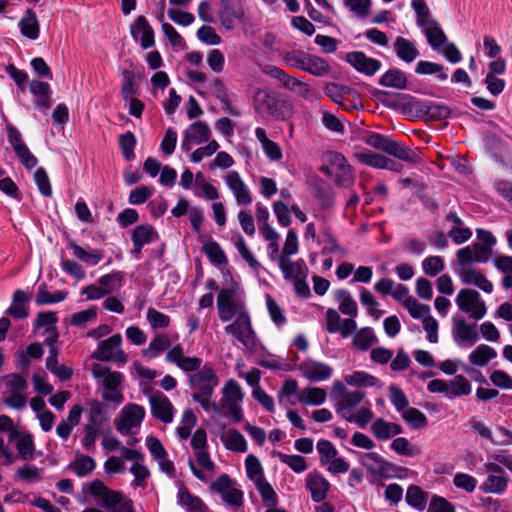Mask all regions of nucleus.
Segmentation results:
<instances>
[{"label": "nucleus", "mask_w": 512, "mask_h": 512, "mask_svg": "<svg viewBox=\"0 0 512 512\" xmlns=\"http://www.w3.org/2000/svg\"><path fill=\"white\" fill-rule=\"evenodd\" d=\"M165 359L169 363L175 364L184 372H192L189 375V386L194 393L202 395H212L214 389L219 384V378L210 363L202 365V359L199 357H186L184 348L177 344L166 353Z\"/></svg>", "instance_id": "f257e3e1"}, {"label": "nucleus", "mask_w": 512, "mask_h": 512, "mask_svg": "<svg viewBox=\"0 0 512 512\" xmlns=\"http://www.w3.org/2000/svg\"><path fill=\"white\" fill-rule=\"evenodd\" d=\"M364 142L368 146L385 152L402 161L411 164H416L421 161V158L417 150H414L406 146L404 143L394 140L390 136L375 132H369L367 136L364 138Z\"/></svg>", "instance_id": "f03ea898"}, {"label": "nucleus", "mask_w": 512, "mask_h": 512, "mask_svg": "<svg viewBox=\"0 0 512 512\" xmlns=\"http://www.w3.org/2000/svg\"><path fill=\"white\" fill-rule=\"evenodd\" d=\"M218 316L222 322H228L233 318L248 315L245 301L240 296L237 288L221 289L217 296Z\"/></svg>", "instance_id": "7ed1b4c3"}, {"label": "nucleus", "mask_w": 512, "mask_h": 512, "mask_svg": "<svg viewBox=\"0 0 512 512\" xmlns=\"http://www.w3.org/2000/svg\"><path fill=\"white\" fill-rule=\"evenodd\" d=\"M90 493L102 501V506L110 512H135L133 502L119 491L109 489L100 480L90 483Z\"/></svg>", "instance_id": "20e7f679"}, {"label": "nucleus", "mask_w": 512, "mask_h": 512, "mask_svg": "<svg viewBox=\"0 0 512 512\" xmlns=\"http://www.w3.org/2000/svg\"><path fill=\"white\" fill-rule=\"evenodd\" d=\"M328 165L321 167V171L329 176L335 184L344 187L353 185L355 176L353 168L345 157L338 152H330L327 155Z\"/></svg>", "instance_id": "39448f33"}, {"label": "nucleus", "mask_w": 512, "mask_h": 512, "mask_svg": "<svg viewBox=\"0 0 512 512\" xmlns=\"http://www.w3.org/2000/svg\"><path fill=\"white\" fill-rule=\"evenodd\" d=\"M223 396L220 400V412L229 416L238 423L243 419V412L240 403L243 399V392L240 385L233 379L228 380L223 389Z\"/></svg>", "instance_id": "423d86ee"}, {"label": "nucleus", "mask_w": 512, "mask_h": 512, "mask_svg": "<svg viewBox=\"0 0 512 512\" xmlns=\"http://www.w3.org/2000/svg\"><path fill=\"white\" fill-rule=\"evenodd\" d=\"M224 331L237 339L249 351H256L260 346L257 334L252 327L250 314L236 318L224 328Z\"/></svg>", "instance_id": "0eeeda50"}, {"label": "nucleus", "mask_w": 512, "mask_h": 512, "mask_svg": "<svg viewBox=\"0 0 512 512\" xmlns=\"http://www.w3.org/2000/svg\"><path fill=\"white\" fill-rule=\"evenodd\" d=\"M360 463L372 475L379 478H390L398 473L407 472L406 468L394 465L376 452L361 454Z\"/></svg>", "instance_id": "6e6552de"}, {"label": "nucleus", "mask_w": 512, "mask_h": 512, "mask_svg": "<svg viewBox=\"0 0 512 512\" xmlns=\"http://www.w3.org/2000/svg\"><path fill=\"white\" fill-rule=\"evenodd\" d=\"M456 304L462 312L476 321L482 319L487 313L485 302L481 299L479 292L473 289L460 290L456 297Z\"/></svg>", "instance_id": "1a4fd4ad"}, {"label": "nucleus", "mask_w": 512, "mask_h": 512, "mask_svg": "<svg viewBox=\"0 0 512 512\" xmlns=\"http://www.w3.org/2000/svg\"><path fill=\"white\" fill-rule=\"evenodd\" d=\"M145 417V409L135 403L125 405L115 419V426L122 435H129L134 428H139Z\"/></svg>", "instance_id": "9d476101"}, {"label": "nucleus", "mask_w": 512, "mask_h": 512, "mask_svg": "<svg viewBox=\"0 0 512 512\" xmlns=\"http://www.w3.org/2000/svg\"><path fill=\"white\" fill-rule=\"evenodd\" d=\"M210 490L221 495L223 502L231 507L243 505V492L237 488L228 474H221L210 485Z\"/></svg>", "instance_id": "9b49d317"}, {"label": "nucleus", "mask_w": 512, "mask_h": 512, "mask_svg": "<svg viewBox=\"0 0 512 512\" xmlns=\"http://www.w3.org/2000/svg\"><path fill=\"white\" fill-rule=\"evenodd\" d=\"M122 337L120 334H114L110 338L101 341L98 348L92 354V358L100 361H112L125 364L127 356L121 349Z\"/></svg>", "instance_id": "f8f14e48"}, {"label": "nucleus", "mask_w": 512, "mask_h": 512, "mask_svg": "<svg viewBox=\"0 0 512 512\" xmlns=\"http://www.w3.org/2000/svg\"><path fill=\"white\" fill-rule=\"evenodd\" d=\"M484 467L488 475L479 489L486 494H502L509 482L504 469L499 464L493 462L486 463Z\"/></svg>", "instance_id": "ddd939ff"}, {"label": "nucleus", "mask_w": 512, "mask_h": 512, "mask_svg": "<svg viewBox=\"0 0 512 512\" xmlns=\"http://www.w3.org/2000/svg\"><path fill=\"white\" fill-rule=\"evenodd\" d=\"M332 397L337 399L336 410L341 413H351L365 397V393L359 390L349 391L342 382L336 381L332 387Z\"/></svg>", "instance_id": "4468645a"}, {"label": "nucleus", "mask_w": 512, "mask_h": 512, "mask_svg": "<svg viewBox=\"0 0 512 512\" xmlns=\"http://www.w3.org/2000/svg\"><path fill=\"white\" fill-rule=\"evenodd\" d=\"M492 255V249L481 243L463 247L456 252L458 266H469L474 263H486Z\"/></svg>", "instance_id": "2eb2a0df"}, {"label": "nucleus", "mask_w": 512, "mask_h": 512, "mask_svg": "<svg viewBox=\"0 0 512 512\" xmlns=\"http://www.w3.org/2000/svg\"><path fill=\"white\" fill-rule=\"evenodd\" d=\"M452 337L459 346H462L464 343L472 345L479 340L477 325L467 323L462 317H453Z\"/></svg>", "instance_id": "dca6fc26"}, {"label": "nucleus", "mask_w": 512, "mask_h": 512, "mask_svg": "<svg viewBox=\"0 0 512 512\" xmlns=\"http://www.w3.org/2000/svg\"><path fill=\"white\" fill-rule=\"evenodd\" d=\"M196 461L189 459L188 465L193 475L202 482H208L215 473V464L211 460L207 449L195 453Z\"/></svg>", "instance_id": "f3484780"}, {"label": "nucleus", "mask_w": 512, "mask_h": 512, "mask_svg": "<svg viewBox=\"0 0 512 512\" xmlns=\"http://www.w3.org/2000/svg\"><path fill=\"white\" fill-rule=\"evenodd\" d=\"M151 414L163 423H171L174 418V407L169 398L160 391L149 397Z\"/></svg>", "instance_id": "a211bd4d"}, {"label": "nucleus", "mask_w": 512, "mask_h": 512, "mask_svg": "<svg viewBox=\"0 0 512 512\" xmlns=\"http://www.w3.org/2000/svg\"><path fill=\"white\" fill-rule=\"evenodd\" d=\"M210 136L211 130L205 122H194L185 131L181 149L185 152H189L193 145L207 142Z\"/></svg>", "instance_id": "6ab92c4d"}, {"label": "nucleus", "mask_w": 512, "mask_h": 512, "mask_svg": "<svg viewBox=\"0 0 512 512\" xmlns=\"http://www.w3.org/2000/svg\"><path fill=\"white\" fill-rule=\"evenodd\" d=\"M456 272L462 283L466 285H475L486 293H491L493 291L492 282L488 280L482 272L475 269L473 265L459 266V268L456 269Z\"/></svg>", "instance_id": "aec40b11"}, {"label": "nucleus", "mask_w": 512, "mask_h": 512, "mask_svg": "<svg viewBox=\"0 0 512 512\" xmlns=\"http://www.w3.org/2000/svg\"><path fill=\"white\" fill-rule=\"evenodd\" d=\"M302 375L310 381H324L332 375L331 366L315 360H305L299 366Z\"/></svg>", "instance_id": "412c9836"}, {"label": "nucleus", "mask_w": 512, "mask_h": 512, "mask_svg": "<svg viewBox=\"0 0 512 512\" xmlns=\"http://www.w3.org/2000/svg\"><path fill=\"white\" fill-rule=\"evenodd\" d=\"M347 62L357 71L367 75H374L381 67V62L377 59L367 57L360 51L350 52L346 55Z\"/></svg>", "instance_id": "4be33fe9"}, {"label": "nucleus", "mask_w": 512, "mask_h": 512, "mask_svg": "<svg viewBox=\"0 0 512 512\" xmlns=\"http://www.w3.org/2000/svg\"><path fill=\"white\" fill-rule=\"evenodd\" d=\"M225 181L239 205L246 206L252 202L251 193L238 172L230 171Z\"/></svg>", "instance_id": "5701e85b"}, {"label": "nucleus", "mask_w": 512, "mask_h": 512, "mask_svg": "<svg viewBox=\"0 0 512 512\" xmlns=\"http://www.w3.org/2000/svg\"><path fill=\"white\" fill-rule=\"evenodd\" d=\"M371 433L379 441H386L403 432L400 424L386 421L384 418L376 419L370 427Z\"/></svg>", "instance_id": "b1692460"}, {"label": "nucleus", "mask_w": 512, "mask_h": 512, "mask_svg": "<svg viewBox=\"0 0 512 512\" xmlns=\"http://www.w3.org/2000/svg\"><path fill=\"white\" fill-rule=\"evenodd\" d=\"M278 266L285 280L293 281L307 277V267L302 259L292 261L290 258H279Z\"/></svg>", "instance_id": "393cba45"}, {"label": "nucleus", "mask_w": 512, "mask_h": 512, "mask_svg": "<svg viewBox=\"0 0 512 512\" xmlns=\"http://www.w3.org/2000/svg\"><path fill=\"white\" fill-rule=\"evenodd\" d=\"M87 417L85 426L101 430L102 426L110 419L107 405L97 400L91 401Z\"/></svg>", "instance_id": "a878e982"}, {"label": "nucleus", "mask_w": 512, "mask_h": 512, "mask_svg": "<svg viewBox=\"0 0 512 512\" xmlns=\"http://www.w3.org/2000/svg\"><path fill=\"white\" fill-rule=\"evenodd\" d=\"M306 487L311 493L314 502H322L325 500L330 489V483L320 474H309L306 479Z\"/></svg>", "instance_id": "bb28decb"}, {"label": "nucleus", "mask_w": 512, "mask_h": 512, "mask_svg": "<svg viewBox=\"0 0 512 512\" xmlns=\"http://www.w3.org/2000/svg\"><path fill=\"white\" fill-rule=\"evenodd\" d=\"M393 48L397 57L405 63H412L420 55L416 43L401 36L395 39Z\"/></svg>", "instance_id": "cd10ccee"}, {"label": "nucleus", "mask_w": 512, "mask_h": 512, "mask_svg": "<svg viewBox=\"0 0 512 512\" xmlns=\"http://www.w3.org/2000/svg\"><path fill=\"white\" fill-rule=\"evenodd\" d=\"M131 33L135 39L140 35L142 48L147 49L154 45V32L144 16H138Z\"/></svg>", "instance_id": "c85d7f7f"}, {"label": "nucleus", "mask_w": 512, "mask_h": 512, "mask_svg": "<svg viewBox=\"0 0 512 512\" xmlns=\"http://www.w3.org/2000/svg\"><path fill=\"white\" fill-rule=\"evenodd\" d=\"M93 377L96 379H103V386L105 389H118L123 380V375L117 371H110L109 368L95 364L92 368Z\"/></svg>", "instance_id": "c756f323"}, {"label": "nucleus", "mask_w": 512, "mask_h": 512, "mask_svg": "<svg viewBox=\"0 0 512 512\" xmlns=\"http://www.w3.org/2000/svg\"><path fill=\"white\" fill-rule=\"evenodd\" d=\"M411 107L416 112L426 114L435 120L446 119L450 114V111L446 106L430 102H422L419 100L412 102Z\"/></svg>", "instance_id": "7c9ffc66"}, {"label": "nucleus", "mask_w": 512, "mask_h": 512, "mask_svg": "<svg viewBox=\"0 0 512 512\" xmlns=\"http://www.w3.org/2000/svg\"><path fill=\"white\" fill-rule=\"evenodd\" d=\"M220 440L226 449L234 452H246L247 442L244 436L236 429H229L220 435Z\"/></svg>", "instance_id": "2f4dec72"}, {"label": "nucleus", "mask_w": 512, "mask_h": 512, "mask_svg": "<svg viewBox=\"0 0 512 512\" xmlns=\"http://www.w3.org/2000/svg\"><path fill=\"white\" fill-rule=\"evenodd\" d=\"M379 84L384 87L403 90L407 87V77L400 69L392 68L380 77Z\"/></svg>", "instance_id": "473e14b6"}, {"label": "nucleus", "mask_w": 512, "mask_h": 512, "mask_svg": "<svg viewBox=\"0 0 512 512\" xmlns=\"http://www.w3.org/2000/svg\"><path fill=\"white\" fill-rule=\"evenodd\" d=\"M29 301V296L23 290H16L13 294L12 304L7 309L6 313L13 318L21 319L28 316V308L26 306Z\"/></svg>", "instance_id": "72a5a7b5"}, {"label": "nucleus", "mask_w": 512, "mask_h": 512, "mask_svg": "<svg viewBox=\"0 0 512 512\" xmlns=\"http://www.w3.org/2000/svg\"><path fill=\"white\" fill-rule=\"evenodd\" d=\"M255 135L261 143L264 153L271 161H279L282 158L280 146L267 137L266 131L263 128H256Z\"/></svg>", "instance_id": "f704fd0d"}, {"label": "nucleus", "mask_w": 512, "mask_h": 512, "mask_svg": "<svg viewBox=\"0 0 512 512\" xmlns=\"http://www.w3.org/2000/svg\"><path fill=\"white\" fill-rule=\"evenodd\" d=\"M427 37V41L434 50H439L446 44L447 37L437 21L428 22L421 27Z\"/></svg>", "instance_id": "c9c22d12"}, {"label": "nucleus", "mask_w": 512, "mask_h": 512, "mask_svg": "<svg viewBox=\"0 0 512 512\" xmlns=\"http://www.w3.org/2000/svg\"><path fill=\"white\" fill-rule=\"evenodd\" d=\"M178 503L190 512L208 511L207 505L195 495H192L185 486L178 491Z\"/></svg>", "instance_id": "e433bc0d"}, {"label": "nucleus", "mask_w": 512, "mask_h": 512, "mask_svg": "<svg viewBox=\"0 0 512 512\" xmlns=\"http://www.w3.org/2000/svg\"><path fill=\"white\" fill-rule=\"evenodd\" d=\"M496 357L497 352L494 348L480 344L469 354V362L472 365L483 367Z\"/></svg>", "instance_id": "4c0bfd02"}, {"label": "nucleus", "mask_w": 512, "mask_h": 512, "mask_svg": "<svg viewBox=\"0 0 512 512\" xmlns=\"http://www.w3.org/2000/svg\"><path fill=\"white\" fill-rule=\"evenodd\" d=\"M336 301L339 303V310L341 313L356 317L358 314V306L356 301L352 298L350 292L346 289H339L334 292Z\"/></svg>", "instance_id": "58836bf2"}, {"label": "nucleus", "mask_w": 512, "mask_h": 512, "mask_svg": "<svg viewBox=\"0 0 512 512\" xmlns=\"http://www.w3.org/2000/svg\"><path fill=\"white\" fill-rule=\"evenodd\" d=\"M199 240L203 243V251L214 265L220 266L227 263V257L216 241H204L203 236H199Z\"/></svg>", "instance_id": "ea45409f"}, {"label": "nucleus", "mask_w": 512, "mask_h": 512, "mask_svg": "<svg viewBox=\"0 0 512 512\" xmlns=\"http://www.w3.org/2000/svg\"><path fill=\"white\" fill-rule=\"evenodd\" d=\"M170 347V339L166 334H157L142 351L144 357L154 359Z\"/></svg>", "instance_id": "a19ab883"}, {"label": "nucleus", "mask_w": 512, "mask_h": 512, "mask_svg": "<svg viewBox=\"0 0 512 512\" xmlns=\"http://www.w3.org/2000/svg\"><path fill=\"white\" fill-rule=\"evenodd\" d=\"M132 242L147 245L158 240V233L150 224H142L134 228L131 236Z\"/></svg>", "instance_id": "79ce46f5"}, {"label": "nucleus", "mask_w": 512, "mask_h": 512, "mask_svg": "<svg viewBox=\"0 0 512 512\" xmlns=\"http://www.w3.org/2000/svg\"><path fill=\"white\" fill-rule=\"evenodd\" d=\"M447 384L446 397L448 398L469 395L471 393V384L463 375L455 376L452 380H448Z\"/></svg>", "instance_id": "37998d69"}, {"label": "nucleus", "mask_w": 512, "mask_h": 512, "mask_svg": "<svg viewBox=\"0 0 512 512\" xmlns=\"http://www.w3.org/2000/svg\"><path fill=\"white\" fill-rule=\"evenodd\" d=\"M326 397L327 393L323 388L312 387L301 390L298 400L306 405H320L325 402Z\"/></svg>", "instance_id": "c03bdc74"}, {"label": "nucleus", "mask_w": 512, "mask_h": 512, "mask_svg": "<svg viewBox=\"0 0 512 512\" xmlns=\"http://www.w3.org/2000/svg\"><path fill=\"white\" fill-rule=\"evenodd\" d=\"M303 71H305L311 75L321 77V76L329 73L330 66L325 59H323L319 56H316V55L308 54L305 68Z\"/></svg>", "instance_id": "a18cd8bd"}, {"label": "nucleus", "mask_w": 512, "mask_h": 512, "mask_svg": "<svg viewBox=\"0 0 512 512\" xmlns=\"http://www.w3.org/2000/svg\"><path fill=\"white\" fill-rule=\"evenodd\" d=\"M19 26L21 33L30 39H36L39 36V24L36 15L31 10H27L26 15L20 20Z\"/></svg>", "instance_id": "49530a36"}, {"label": "nucleus", "mask_w": 512, "mask_h": 512, "mask_svg": "<svg viewBox=\"0 0 512 512\" xmlns=\"http://www.w3.org/2000/svg\"><path fill=\"white\" fill-rule=\"evenodd\" d=\"M18 457L24 461H31L35 458V444L32 435L26 434L19 437L16 442Z\"/></svg>", "instance_id": "de8ad7c7"}, {"label": "nucleus", "mask_w": 512, "mask_h": 512, "mask_svg": "<svg viewBox=\"0 0 512 512\" xmlns=\"http://www.w3.org/2000/svg\"><path fill=\"white\" fill-rule=\"evenodd\" d=\"M70 247L73 250L74 256L87 264L96 265L103 258L102 252L97 249L87 251L75 242H71Z\"/></svg>", "instance_id": "09e8293b"}, {"label": "nucleus", "mask_w": 512, "mask_h": 512, "mask_svg": "<svg viewBox=\"0 0 512 512\" xmlns=\"http://www.w3.org/2000/svg\"><path fill=\"white\" fill-rule=\"evenodd\" d=\"M406 501L413 508L423 511L426 507L427 493L419 486L411 485L406 492Z\"/></svg>", "instance_id": "8fccbe9b"}, {"label": "nucleus", "mask_w": 512, "mask_h": 512, "mask_svg": "<svg viewBox=\"0 0 512 512\" xmlns=\"http://www.w3.org/2000/svg\"><path fill=\"white\" fill-rule=\"evenodd\" d=\"M344 381L346 384L355 387H372L376 385L377 378L373 375L364 372V371H356L352 374L346 375L344 377Z\"/></svg>", "instance_id": "3c124183"}, {"label": "nucleus", "mask_w": 512, "mask_h": 512, "mask_svg": "<svg viewBox=\"0 0 512 512\" xmlns=\"http://www.w3.org/2000/svg\"><path fill=\"white\" fill-rule=\"evenodd\" d=\"M401 416L414 429L424 428L427 425L426 415L417 408L408 407L401 412Z\"/></svg>", "instance_id": "603ef678"}, {"label": "nucleus", "mask_w": 512, "mask_h": 512, "mask_svg": "<svg viewBox=\"0 0 512 512\" xmlns=\"http://www.w3.org/2000/svg\"><path fill=\"white\" fill-rule=\"evenodd\" d=\"M254 485L258 492L260 493L262 501L265 506L270 508L275 507L278 504L277 494L266 479L260 480L254 483Z\"/></svg>", "instance_id": "864d4df0"}, {"label": "nucleus", "mask_w": 512, "mask_h": 512, "mask_svg": "<svg viewBox=\"0 0 512 512\" xmlns=\"http://www.w3.org/2000/svg\"><path fill=\"white\" fill-rule=\"evenodd\" d=\"M6 383L8 395L26 394L28 383L25 378L19 374H9L3 377Z\"/></svg>", "instance_id": "5fc2aeb1"}, {"label": "nucleus", "mask_w": 512, "mask_h": 512, "mask_svg": "<svg viewBox=\"0 0 512 512\" xmlns=\"http://www.w3.org/2000/svg\"><path fill=\"white\" fill-rule=\"evenodd\" d=\"M390 448L397 453L398 455L414 457L420 454V449L411 444L408 439L404 437L395 438L391 444Z\"/></svg>", "instance_id": "6e6d98bb"}, {"label": "nucleus", "mask_w": 512, "mask_h": 512, "mask_svg": "<svg viewBox=\"0 0 512 512\" xmlns=\"http://www.w3.org/2000/svg\"><path fill=\"white\" fill-rule=\"evenodd\" d=\"M68 292L66 291H56L54 293H50L46 290L45 284L41 285L38 289L36 295V304L37 305H46V304H54L61 302L66 299Z\"/></svg>", "instance_id": "4d7b16f0"}, {"label": "nucleus", "mask_w": 512, "mask_h": 512, "mask_svg": "<svg viewBox=\"0 0 512 512\" xmlns=\"http://www.w3.org/2000/svg\"><path fill=\"white\" fill-rule=\"evenodd\" d=\"M444 67L438 63L430 62V61H419L416 64L415 72L420 75H431L437 74V78L441 81H445L448 76L443 71Z\"/></svg>", "instance_id": "13d9d810"}, {"label": "nucleus", "mask_w": 512, "mask_h": 512, "mask_svg": "<svg viewBox=\"0 0 512 512\" xmlns=\"http://www.w3.org/2000/svg\"><path fill=\"white\" fill-rule=\"evenodd\" d=\"M96 467L94 459L90 456L81 455L77 457L71 464L70 468L79 477H84L91 473Z\"/></svg>", "instance_id": "bf43d9fd"}, {"label": "nucleus", "mask_w": 512, "mask_h": 512, "mask_svg": "<svg viewBox=\"0 0 512 512\" xmlns=\"http://www.w3.org/2000/svg\"><path fill=\"white\" fill-rule=\"evenodd\" d=\"M354 157L360 163L376 169H383L386 160L385 156L371 151L357 152L354 154Z\"/></svg>", "instance_id": "052dcab7"}, {"label": "nucleus", "mask_w": 512, "mask_h": 512, "mask_svg": "<svg viewBox=\"0 0 512 512\" xmlns=\"http://www.w3.org/2000/svg\"><path fill=\"white\" fill-rule=\"evenodd\" d=\"M246 473L248 478L256 483L265 479L260 461L254 455H248L245 460Z\"/></svg>", "instance_id": "680f3d73"}, {"label": "nucleus", "mask_w": 512, "mask_h": 512, "mask_svg": "<svg viewBox=\"0 0 512 512\" xmlns=\"http://www.w3.org/2000/svg\"><path fill=\"white\" fill-rule=\"evenodd\" d=\"M376 340V337L374 335V332L371 328H362L359 331L356 332L352 344L360 349V350H367L373 342Z\"/></svg>", "instance_id": "e2e57ef3"}, {"label": "nucleus", "mask_w": 512, "mask_h": 512, "mask_svg": "<svg viewBox=\"0 0 512 512\" xmlns=\"http://www.w3.org/2000/svg\"><path fill=\"white\" fill-rule=\"evenodd\" d=\"M122 275L119 272L106 274L98 279V284L104 290V293L110 295L121 286Z\"/></svg>", "instance_id": "0e129e2a"}, {"label": "nucleus", "mask_w": 512, "mask_h": 512, "mask_svg": "<svg viewBox=\"0 0 512 512\" xmlns=\"http://www.w3.org/2000/svg\"><path fill=\"white\" fill-rule=\"evenodd\" d=\"M130 472L134 476L132 485L136 487H146L147 479L150 477L149 469L144 465V462L132 463Z\"/></svg>", "instance_id": "69168bd1"}, {"label": "nucleus", "mask_w": 512, "mask_h": 512, "mask_svg": "<svg viewBox=\"0 0 512 512\" xmlns=\"http://www.w3.org/2000/svg\"><path fill=\"white\" fill-rule=\"evenodd\" d=\"M277 455L282 463L288 465L296 473L304 472L308 467L305 458L300 455H288L282 452H278Z\"/></svg>", "instance_id": "338daca9"}, {"label": "nucleus", "mask_w": 512, "mask_h": 512, "mask_svg": "<svg viewBox=\"0 0 512 512\" xmlns=\"http://www.w3.org/2000/svg\"><path fill=\"white\" fill-rule=\"evenodd\" d=\"M445 268L444 261L440 256H429L422 262L424 273L430 277H434Z\"/></svg>", "instance_id": "774afa93"}]
</instances>
